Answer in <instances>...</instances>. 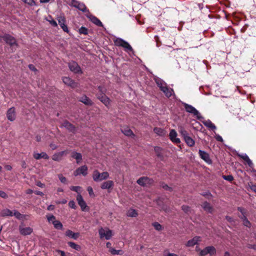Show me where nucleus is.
I'll return each instance as SVG.
<instances>
[{
	"instance_id": "12",
	"label": "nucleus",
	"mask_w": 256,
	"mask_h": 256,
	"mask_svg": "<svg viewBox=\"0 0 256 256\" xmlns=\"http://www.w3.org/2000/svg\"><path fill=\"white\" fill-rule=\"evenodd\" d=\"M88 174V167L86 166H82L78 168L74 172V176L82 174L86 176Z\"/></svg>"
},
{
	"instance_id": "4",
	"label": "nucleus",
	"mask_w": 256,
	"mask_h": 256,
	"mask_svg": "<svg viewBox=\"0 0 256 256\" xmlns=\"http://www.w3.org/2000/svg\"><path fill=\"white\" fill-rule=\"evenodd\" d=\"M154 182L152 179H150L146 176L141 177L138 178L136 182L140 186H148L152 184Z\"/></svg>"
},
{
	"instance_id": "63",
	"label": "nucleus",
	"mask_w": 256,
	"mask_h": 256,
	"mask_svg": "<svg viewBox=\"0 0 256 256\" xmlns=\"http://www.w3.org/2000/svg\"><path fill=\"white\" fill-rule=\"evenodd\" d=\"M56 252L60 254V256H66L65 252L61 250H57Z\"/></svg>"
},
{
	"instance_id": "27",
	"label": "nucleus",
	"mask_w": 256,
	"mask_h": 256,
	"mask_svg": "<svg viewBox=\"0 0 256 256\" xmlns=\"http://www.w3.org/2000/svg\"><path fill=\"white\" fill-rule=\"evenodd\" d=\"M65 234L66 236L74 238V240H76L80 236V234L78 232L75 233L70 230H68L66 232Z\"/></svg>"
},
{
	"instance_id": "35",
	"label": "nucleus",
	"mask_w": 256,
	"mask_h": 256,
	"mask_svg": "<svg viewBox=\"0 0 256 256\" xmlns=\"http://www.w3.org/2000/svg\"><path fill=\"white\" fill-rule=\"evenodd\" d=\"M1 216H13V211L8 208L4 209L1 212Z\"/></svg>"
},
{
	"instance_id": "32",
	"label": "nucleus",
	"mask_w": 256,
	"mask_h": 256,
	"mask_svg": "<svg viewBox=\"0 0 256 256\" xmlns=\"http://www.w3.org/2000/svg\"><path fill=\"white\" fill-rule=\"evenodd\" d=\"M204 124L210 129L214 130L216 129V126L209 120L202 121Z\"/></svg>"
},
{
	"instance_id": "15",
	"label": "nucleus",
	"mask_w": 256,
	"mask_h": 256,
	"mask_svg": "<svg viewBox=\"0 0 256 256\" xmlns=\"http://www.w3.org/2000/svg\"><path fill=\"white\" fill-rule=\"evenodd\" d=\"M6 116L8 119L11 122L14 121L16 119V110L14 107H12L8 110Z\"/></svg>"
},
{
	"instance_id": "11",
	"label": "nucleus",
	"mask_w": 256,
	"mask_h": 256,
	"mask_svg": "<svg viewBox=\"0 0 256 256\" xmlns=\"http://www.w3.org/2000/svg\"><path fill=\"white\" fill-rule=\"evenodd\" d=\"M156 202L160 210H163L165 212H169L170 211V208L167 205L163 203L161 198H158L156 200Z\"/></svg>"
},
{
	"instance_id": "40",
	"label": "nucleus",
	"mask_w": 256,
	"mask_h": 256,
	"mask_svg": "<svg viewBox=\"0 0 256 256\" xmlns=\"http://www.w3.org/2000/svg\"><path fill=\"white\" fill-rule=\"evenodd\" d=\"M156 82L158 85V86L160 88V90L164 88V86H166V84L162 80L157 79L156 80Z\"/></svg>"
},
{
	"instance_id": "22",
	"label": "nucleus",
	"mask_w": 256,
	"mask_h": 256,
	"mask_svg": "<svg viewBox=\"0 0 256 256\" xmlns=\"http://www.w3.org/2000/svg\"><path fill=\"white\" fill-rule=\"evenodd\" d=\"M202 206L203 208V209L208 213H212L214 212V208L213 207L210 205V204L207 202H204L202 203Z\"/></svg>"
},
{
	"instance_id": "51",
	"label": "nucleus",
	"mask_w": 256,
	"mask_h": 256,
	"mask_svg": "<svg viewBox=\"0 0 256 256\" xmlns=\"http://www.w3.org/2000/svg\"><path fill=\"white\" fill-rule=\"evenodd\" d=\"M223 178L229 182L232 181L234 179L233 176L231 175H228V176H224Z\"/></svg>"
},
{
	"instance_id": "8",
	"label": "nucleus",
	"mask_w": 256,
	"mask_h": 256,
	"mask_svg": "<svg viewBox=\"0 0 256 256\" xmlns=\"http://www.w3.org/2000/svg\"><path fill=\"white\" fill-rule=\"evenodd\" d=\"M62 81L65 84H66L73 88H77L78 86V84L77 82H74V80H72L69 77H67V76L64 77L62 78Z\"/></svg>"
},
{
	"instance_id": "14",
	"label": "nucleus",
	"mask_w": 256,
	"mask_h": 256,
	"mask_svg": "<svg viewBox=\"0 0 256 256\" xmlns=\"http://www.w3.org/2000/svg\"><path fill=\"white\" fill-rule=\"evenodd\" d=\"M73 6L76 8L84 12L86 10V6L83 4L81 3L76 0H72V4Z\"/></svg>"
},
{
	"instance_id": "7",
	"label": "nucleus",
	"mask_w": 256,
	"mask_h": 256,
	"mask_svg": "<svg viewBox=\"0 0 256 256\" xmlns=\"http://www.w3.org/2000/svg\"><path fill=\"white\" fill-rule=\"evenodd\" d=\"M68 67L70 70L75 74H82V71L78 64L75 62H72L69 63Z\"/></svg>"
},
{
	"instance_id": "23",
	"label": "nucleus",
	"mask_w": 256,
	"mask_h": 256,
	"mask_svg": "<svg viewBox=\"0 0 256 256\" xmlns=\"http://www.w3.org/2000/svg\"><path fill=\"white\" fill-rule=\"evenodd\" d=\"M71 156L75 159L77 164H80L82 162V156L81 154L76 152H72L71 154Z\"/></svg>"
},
{
	"instance_id": "6",
	"label": "nucleus",
	"mask_w": 256,
	"mask_h": 256,
	"mask_svg": "<svg viewBox=\"0 0 256 256\" xmlns=\"http://www.w3.org/2000/svg\"><path fill=\"white\" fill-rule=\"evenodd\" d=\"M97 98L106 106H108L110 104L111 100L104 94V92H102V94H98Z\"/></svg>"
},
{
	"instance_id": "1",
	"label": "nucleus",
	"mask_w": 256,
	"mask_h": 256,
	"mask_svg": "<svg viewBox=\"0 0 256 256\" xmlns=\"http://www.w3.org/2000/svg\"><path fill=\"white\" fill-rule=\"evenodd\" d=\"M109 177V174L106 172L100 173L98 170H95L92 174L93 180L96 182L102 181L106 180Z\"/></svg>"
},
{
	"instance_id": "21",
	"label": "nucleus",
	"mask_w": 256,
	"mask_h": 256,
	"mask_svg": "<svg viewBox=\"0 0 256 256\" xmlns=\"http://www.w3.org/2000/svg\"><path fill=\"white\" fill-rule=\"evenodd\" d=\"M177 133L174 130H172L170 133V138L172 142L178 144L180 142V138H176Z\"/></svg>"
},
{
	"instance_id": "60",
	"label": "nucleus",
	"mask_w": 256,
	"mask_h": 256,
	"mask_svg": "<svg viewBox=\"0 0 256 256\" xmlns=\"http://www.w3.org/2000/svg\"><path fill=\"white\" fill-rule=\"evenodd\" d=\"M50 146L52 150H54L58 148V146L54 143L50 144Z\"/></svg>"
},
{
	"instance_id": "57",
	"label": "nucleus",
	"mask_w": 256,
	"mask_h": 256,
	"mask_svg": "<svg viewBox=\"0 0 256 256\" xmlns=\"http://www.w3.org/2000/svg\"><path fill=\"white\" fill-rule=\"evenodd\" d=\"M0 196L4 198H6L8 197L7 194L4 192L2 190H0Z\"/></svg>"
},
{
	"instance_id": "38",
	"label": "nucleus",
	"mask_w": 256,
	"mask_h": 256,
	"mask_svg": "<svg viewBox=\"0 0 256 256\" xmlns=\"http://www.w3.org/2000/svg\"><path fill=\"white\" fill-rule=\"evenodd\" d=\"M68 244L70 248L79 251L81 249V247L80 245H78L74 242H68Z\"/></svg>"
},
{
	"instance_id": "45",
	"label": "nucleus",
	"mask_w": 256,
	"mask_h": 256,
	"mask_svg": "<svg viewBox=\"0 0 256 256\" xmlns=\"http://www.w3.org/2000/svg\"><path fill=\"white\" fill-rule=\"evenodd\" d=\"M122 47L124 48L126 50H129V51L132 50V47L126 41L124 42V44H123Z\"/></svg>"
},
{
	"instance_id": "50",
	"label": "nucleus",
	"mask_w": 256,
	"mask_h": 256,
	"mask_svg": "<svg viewBox=\"0 0 256 256\" xmlns=\"http://www.w3.org/2000/svg\"><path fill=\"white\" fill-rule=\"evenodd\" d=\"M47 218L49 222H52H52L56 220V217L53 215L47 216Z\"/></svg>"
},
{
	"instance_id": "34",
	"label": "nucleus",
	"mask_w": 256,
	"mask_h": 256,
	"mask_svg": "<svg viewBox=\"0 0 256 256\" xmlns=\"http://www.w3.org/2000/svg\"><path fill=\"white\" fill-rule=\"evenodd\" d=\"M126 215L129 217H136L138 216V214L136 210L130 208L127 212Z\"/></svg>"
},
{
	"instance_id": "54",
	"label": "nucleus",
	"mask_w": 256,
	"mask_h": 256,
	"mask_svg": "<svg viewBox=\"0 0 256 256\" xmlns=\"http://www.w3.org/2000/svg\"><path fill=\"white\" fill-rule=\"evenodd\" d=\"M90 196H94V194L93 192L92 188L91 186H88L87 189Z\"/></svg>"
},
{
	"instance_id": "46",
	"label": "nucleus",
	"mask_w": 256,
	"mask_h": 256,
	"mask_svg": "<svg viewBox=\"0 0 256 256\" xmlns=\"http://www.w3.org/2000/svg\"><path fill=\"white\" fill-rule=\"evenodd\" d=\"M110 252L112 254H122V250H116L113 248H110Z\"/></svg>"
},
{
	"instance_id": "17",
	"label": "nucleus",
	"mask_w": 256,
	"mask_h": 256,
	"mask_svg": "<svg viewBox=\"0 0 256 256\" xmlns=\"http://www.w3.org/2000/svg\"><path fill=\"white\" fill-rule=\"evenodd\" d=\"M61 127L65 128L70 132H74L76 130L75 126L67 120H64L61 125Z\"/></svg>"
},
{
	"instance_id": "48",
	"label": "nucleus",
	"mask_w": 256,
	"mask_h": 256,
	"mask_svg": "<svg viewBox=\"0 0 256 256\" xmlns=\"http://www.w3.org/2000/svg\"><path fill=\"white\" fill-rule=\"evenodd\" d=\"M70 189L76 192H78V194H80V191L81 190V187L78 186H72L70 188Z\"/></svg>"
},
{
	"instance_id": "29",
	"label": "nucleus",
	"mask_w": 256,
	"mask_h": 256,
	"mask_svg": "<svg viewBox=\"0 0 256 256\" xmlns=\"http://www.w3.org/2000/svg\"><path fill=\"white\" fill-rule=\"evenodd\" d=\"M88 18L90 20L91 22H92L94 24H96V26H102V22L100 21V20H98L96 16L92 15H90L88 16Z\"/></svg>"
},
{
	"instance_id": "25",
	"label": "nucleus",
	"mask_w": 256,
	"mask_h": 256,
	"mask_svg": "<svg viewBox=\"0 0 256 256\" xmlns=\"http://www.w3.org/2000/svg\"><path fill=\"white\" fill-rule=\"evenodd\" d=\"M34 158L36 160H39L40 158H43L46 160L49 158V156L48 155L44 152H42L41 153H36L34 152L33 154Z\"/></svg>"
},
{
	"instance_id": "18",
	"label": "nucleus",
	"mask_w": 256,
	"mask_h": 256,
	"mask_svg": "<svg viewBox=\"0 0 256 256\" xmlns=\"http://www.w3.org/2000/svg\"><path fill=\"white\" fill-rule=\"evenodd\" d=\"M200 157L206 162L208 164L211 163L212 161L210 159L209 154L204 151L199 150L198 152Z\"/></svg>"
},
{
	"instance_id": "24",
	"label": "nucleus",
	"mask_w": 256,
	"mask_h": 256,
	"mask_svg": "<svg viewBox=\"0 0 256 256\" xmlns=\"http://www.w3.org/2000/svg\"><path fill=\"white\" fill-rule=\"evenodd\" d=\"M79 101L82 102L86 106H92V102L86 96H83L79 98Z\"/></svg>"
},
{
	"instance_id": "33",
	"label": "nucleus",
	"mask_w": 256,
	"mask_h": 256,
	"mask_svg": "<svg viewBox=\"0 0 256 256\" xmlns=\"http://www.w3.org/2000/svg\"><path fill=\"white\" fill-rule=\"evenodd\" d=\"M13 216H14L16 218L20 220H23L26 219V216L21 214L18 211L14 210L13 211Z\"/></svg>"
},
{
	"instance_id": "26",
	"label": "nucleus",
	"mask_w": 256,
	"mask_h": 256,
	"mask_svg": "<svg viewBox=\"0 0 256 256\" xmlns=\"http://www.w3.org/2000/svg\"><path fill=\"white\" fill-rule=\"evenodd\" d=\"M161 90L165 94L168 98L170 97L174 94V90L172 88H168L167 86H164Z\"/></svg>"
},
{
	"instance_id": "64",
	"label": "nucleus",
	"mask_w": 256,
	"mask_h": 256,
	"mask_svg": "<svg viewBox=\"0 0 256 256\" xmlns=\"http://www.w3.org/2000/svg\"><path fill=\"white\" fill-rule=\"evenodd\" d=\"M164 256H178V255L175 254L168 252L164 254Z\"/></svg>"
},
{
	"instance_id": "36",
	"label": "nucleus",
	"mask_w": 256,
	"mask_h": 256,
	"mask_svg": "<svg viewBox=\"0 0 256 256\" xmlns=\"http://www.w3.org/2000/svg\"><path fill=\"white\" fill-rule=\"evenodd\" d=\"M178 132L184 137V138L188 136V132L182 126H178Z\"/></svg>"
},
{
	"instance_id": "30",
	"label": "nucleus",
	"mask_w": 256,
	"mask_h": 256,
	"mask_svg": "<svg viewBox=\"0 0 256 256\" xmlns=\"http://www.w3.org/2000/svg\"><path fill=\"white\" fill-rule=\"evenodd\" d=\"M114 186V182L112 180H108L103 182L100 188L103 190L109 189Z\"/></svg>"
},
{
	"instance_id": "9",
	"label": "nucleus",
	"mask_w": 256,
	"mask_h": 256,
	"mask_svg": "<svg viewBox=\"0 0 256 256\" xmlns=\"http://www.w3.org/2000/svg\"><path fill=\"white\" fill-rule=\"evenodd\" d=\"M76 200L82 211H88V208L80 194H78Z\"/></svg>"
},
{
	"instance_id": "62",
	"label": "nucleus",
	"mask_w": 256,
	"mask_h": 256,
	"mask_svg": "<svg viewBox=\"0 0 256 256\" xmlns=\"http://www.w3.org/2000/svg\"><path fill=\"white\" fill-rule=\"evenodd\" d=\"M98 89L99 90L100 94H102V92H104V94H105L106 90L102 86H98Z\"/></svg>"
},
{
	"instance_id": "16",
	"label": "nucleus",
	"mask_w": 256,
	"mask_h": 256,
	"mask_svg": "<svg viewBox=\"0 0 256 256\" xmlns=\"http://www.w3.org/2000/svg\"><path fill=\"white\" fill-rule=\"evenodd\" d=\"M201 241V238L198 236H196L193 238L188 241L186 246L188 247L194 246L197 244L198 242Z\"/></svg>"
},
{
	"instance_id": "39",
	"label": "nucleus",
	"mask_w": 256,
	"mask_h": 256,
	"mask_svg": "<svg viewBox=\"0 0 256 256\" xmlns=\"http://www.w3.org/2000/svg\"><path fill=\"white\" fill-rule=\"evenodd\" d=\"M154 131L156 134L160 136H162L165 134L164 130L160 128H155L154 130Z\"/></svg>"
},
{
	"instance_id": "42",
	"label": "nucleus",
	"mask_w": 256,
	"mask_h": 256,
	"mask_svg": "<svg viewBox=\"0 0 256 256\" xmlns=\"http://www.w3.org/2000/svg\"><path fill=\"white\" fill-rule=\"evenodd\" d=\"M154 152L156 154V156L160 158H162V150L160 147L156 146L154 148Z\"/></svg>"
},
{
	"instance_id": "55",
	"label": "nucleus",
	"mask_w": 256,
	"mask_h": 256,
	"mask_svg": "<svg viewBox=\"0 0 256 256\" xmlns=\"http://www.w3.org/2000/svg\"><path fill=\"white\" fill-rule=\"evenodd\" d=\"M243 224L246 227L250 228L251 226V224L250 221L246 219L243 222Z\"/></svg>"
},
{
	"instance_id": "41",
	"label": "nucleus",
	"mask_w": 256,
	"mask_h": 256,
	"mask_svg": "<svg viewBox=\"0 0 256 256\" xmlns=\"http://www.w3.org/2000/svg\"><path fill=\"white\" fill-rule=\"evenodd\" d=\"M125 40L120 38H117L114 40L115 45L118 46H122L123 44H124Z\"/></svg>"
},
{
	"instance_id": "44",
	"label": "nucleus",
	"mask_w": 256,
	"mask_h": 256,
	"mask_svg": "<svg viewBox=\"0 0 256 256\" xmlns=\"http://www.w3.org/2000/svg\"><path fill=\"white\" fill-rule=\"evenodd\" d=\"M182 209L186 214H190L192 212V210L188 206L183 205L182 206Z\"/></svg>"
},
{
	"instance_id": "3",
	"label": "nucleus",
	"mask_w": 256,
	"mask_h": 256,
	"mask_svg": "<svg viewBox=\"0 0 256 256\" xmlns=\"http://www.w3.org/2000/svg\"><path fill=\"white\" fill-rule=\"evenodd\" d=\"M98 232L101 238H104L106 240H110L112 236V230L107 228H100L98 230Z\"/></svg>"
},
{
	"instance_id": "10",
	"label": "nucleus",
	"mask_w": 256,
	"mask_h": 256,
	"mask_svg": "<svg viewBox=\"0 0 256 256\" xmlns=\"http://www.w3.org/2000/svg\"><path fill=\"white\" fill-rule=\"evenodd\" d=\"M3 38L4 40L6 42L10 45L11 46H18L16 40L12 36L8 34H5Z\"/></svg>"
},
{
	"instance_id": "59",
	"label": "nucleus",
	"mask_w": 256,
	"mask_h": 256,
	"mask_svg": "<svg viewBox=\"0 0 256 256\" xmlns=\"http://www.w3.org/2000/svg\"><path fill=\"white\" fill-rule=\"evenodd\" d=\"M68 206L72 208H76L75 202L73 200H71L69 202Z\"/></svg>"
},
{
	"instance_id": "37",
	"label": "nucleus",
	"mask_w": 256,
	"mask_h": 256,
	"mask_svg": "<svg viewBox=\"0 0 256 256\" xmlns=\"http://www.w3.org/2000/svg\"><path fill=\"white\" fill-rule=\"evenodd\" d=\"M184 140L187 144L190 146H192L194 145L195 142L194 140L191 138L189 136L185 138Z\"/></svg>"
},
{
	"instance_id": "53",
	"label": "nucleus",
	"mask_w": 256,
	"mask_h": 256,
	"mask_svg": "<svg viewBox=\"0 0 256 256\" xmlns=\"http://www.w3.org/2000/svg\"><path fill=\"white\" fill-rule=\"evenodd\" d=\"M25 3L28 4L30 6H33L35 4V2L34 0H22Z\"/></svg>"
},
{
	"instance_id": "31",
	"label": "nucleus",
	"mask_w": 256,
	"mask_h": 256,
	"mask_svg": "<svg viewBox=\"0 0 256 256\" xmlns=\"http://www.w3.org/2000/svg\"><path fill=\"white\" fill-rule=\"evenodd\" d=\"M58 22L60 26L66 32H68V28L64 24L65 20L64 18L62 16L59 17L58 19Z\"/></svg>"
},
{
	"instance_id": "58",
	"label": "nucleus",
	"mask_w": 256,
	"mask_h": 256,
	"mask_svg": "<svg viewBox=\"0 0 256 256\" xmlns=\"http://www.w3.org/2000/svg\"><path fill=\"white\" fill-rule=\"evenodd\" d=\"M215 138L218 142H222L223 139L219 134H216L214 136Z\"/></svg>"
},
{
	"instance_id": "43",
	"label": "nucleus",
	"mask_w": 256,
	"mask_h": 256,
	"mask_svg": "<svg viewBox=\"0 0 256 256\" xmlns=\"http://www.w3.org/2000/svg\"><path fill=\"white\" fill-rule=\"evenodd\" d=\"M52 224L56 228L62 229V224L59 220H56L52 222Z\"/></svg>"
},
{
	"instance_id": "13",
	"label": "nucleus",
	"mask_w": 256,
	"mask_h": 256,
	"mask_svg": "<svg viewBox=\"0 0 256 256\" xmlns=\"http://www.w3.org/2000/svg\"><path fill=\"white\" fill-rule=\"evenodd\" d=\"M68 152L66 150L56 152L52 155V159L54 161L60 162L62 160L63 156H66Z\"/></svg>"
},
{
	"instance_id": "61",
	"label": "nucleus",
	"mask_w": 256,
	"mask_h": 256,
	"mask_svg": "<svg viewBox=\"0 0 256 256\" xmlns=\"http://www.w3.org/2000/svg\"><path fill=\"white\" fill-rule=\"evenodd\" d=\"M238 210L242 213V214H246V210L242 208L239 207L238 208Z\"/></svg>"
},
{
	"instance_id": "19",
	"label": "nucleus",
	"mask_w": 256,
	"mask_h": 256,
	"mask_svg": "<svg viewBox=\"0 0 256 256\" xmlns=\"http://www.w3.org/2000/svg\"><path fill=\"white\" fill-rule=\"evenodd\" d=\"M121 131L126 136H130L131 138H134L135 136V135L132 131L128 127H122L121 128Z\"/></svg>"
},
{
	"instance_id": "28",
	"label": "nucleus",
	"mask_w": 256,
	"mask_h": 256,
	"mask_svg": "<svg viewBox=\"0 0 256 256\" xmlns=\"http://www.w3.org/2000/svg\"><path fill=\"white\" fill-rule=\"evenodd\" d=\"M238 156L242 158V159H243L244 160H245L250 167L252 168L253 166L252 162L250 159V158H248L246 154H238Z\"/></svg>"
},
{
	"instance_id": "49",
	"label": "nucleus",
	"mask_w": 256,
	"mask_h": 256,
	"mask_svg": "<svg viewBox=\"0 0 256 256\" xmlns=\"http://www.w3.org/2000/svg\"><path fill=\"white\" fill-rule=\"evenodd\" d=\"M79 32L86 35L88 34V29L85 27L82 26L79 29Z\"/></svg>"
},
{
	"instance_id": "56",
	"label": "nucleus",
	"mask_w": 256,
	"mask_h": 256,
	"mask_svg": "<svg viewBox=\"0 0 256 256\" xmlns=\"http://www.w3.org/2000/svg\"><path fill=\"white\" fill-rule=\"evenodd\" d=\"M58 178L60 180V181L62 183H66V179L65 177L62 176V174H60L58 176Z\"/></svg>"
},
{
	"instance_id": "20",
	"label": "nucleus",
	"mask_w": 256,
	"mask_h": 256,
	"mask_svg": "<svg viewBox=\"0 0 256 256\" xmlns=\"http://www.w3.org/2000/svg\"><path fill=\"white\" fill-rule=\"evenodd\" d=\"M19 230L20 234L24 236L30 234L32 232V229L30 227H22L20 226Z\"/></svg>"
},
{
	"instance_id": "47",
	"label": "nucleus",
	"mask_w": 256,
	"mask_h": 256,
	"mask_svg": "<svg viewBox=\"0 0 256 256\" xmlns=\"http://www.w3.org/2000/svg\"><path fill=\"white\" fill-rule=\"evenodd\" d=\"M152 226H154V228L157 230L160 231L162 230V226L157 222L153 223Z\"/></svg>"
},
{
	"instance_id": "5",
	"label": "nucleus",
	"mask_w": 256,
	"mask_h": 256,
	"mask_svg": "<svg viewBox=\"0 0 256 256\" xmlns=\"http://www.w3.org/2000/svg\"><path fill=\"white\" fill-rule=\"evenodd\" d=\"M216 250L215 248L212 246H208L201 250L200 252V256H205L207 254L212 255L215 254Z\"/></svg>"
},
{
	"instance_id": "52",
	"label": "nucleus",
	"mask_w": 256,
	"mask_h": 256,
	"mask_svg": "<svg viewBox=\"0 0 256 256\" xmlns=\"http://www.w3.org/2000/svg\"><path fill=\"white\" fill-rule=\"evenodd\" d=\"M161 186L164 190L171 191L172 190V188L168 186L166 184H161Z\"/></svg>"
},
{
	"instance_id": "2",
	"label": "nucleus",
	"mask_w": 256,
	"mask_h": 256,
	"mask_svg": "<svg viewBox=\"0 0 256 256\" xmlns=\"http://www.w3.org/2000/svg\"><path fill=\"white\" fill-rule=\"evenodd\" d=\"M183 104L186 109V110L187 112L193 114L199 120H202V119H204V117L200 115L199 112L197 110H196L194 106L186 103H184Z\"/></svg>"
}]
</instances>
